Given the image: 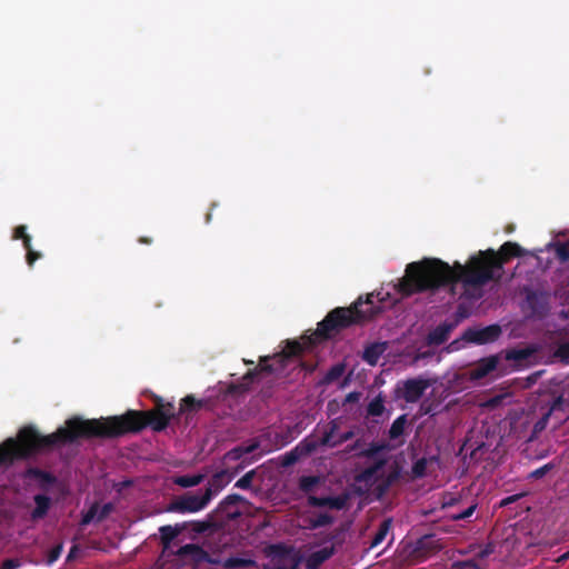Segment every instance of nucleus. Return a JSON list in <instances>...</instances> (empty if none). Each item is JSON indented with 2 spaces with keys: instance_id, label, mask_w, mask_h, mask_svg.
<instances>
[{
  "instance_id": "21",
  "label": "nucleus",
  "mask_w": 569,
  "mask_h": 569,
  "mask_svg": "<svg viewBox=\"0 0 569 569\" xmlns=\"http://www.w3.org/2000/svg\"><path fill=\"white\" fill-rule=\"evenodd\" d=\"M36 507L31 512V518L33 520L42 519L47 516L51 500L48 496L44 495H36L34 496Z\"/></svg>"
},
{
  "instance_id": "3",
  "label": "nucleus",
  "mask_w": 569,
  "mask_h": 569,
  "mask_svg": "<svg viewBox=\"0 0 569 569\" xmlns=\"http://www.w3.org/2000/svg\"><path fill=\"white\" fill-rule=\"evenodd\" d=\"M173 405L159 403L156 409L148 411L128 410L120 416L100 419H82L73 416V441L77 438H118L127 433H138L146 427L160 432L164 430L174 417Z\"/></svg>"
},
{
  "instance_id": "2",
  "label": "nucleus",
  "mask_w": 569,
  "mask_h": 569,
  "mask_svg": "<svg viewBox=\"0 0 569 569\" xmlns=\"http://www.w3.org/2000/svg\"><path fill=\"white\" fill-rule=\"evenodd\" d=\"M380 292L377 295L369 293L366 300L359 297L350 307L332 309L318 322L317 329L312 335L303 337L305 343L298 340H288L281 352L276 353L273 357L262 358L259 366L253 370H249L240 382L231 383L228 387V393L238 396L248 392L258 372L280 373L290 363L295 362L306 348L328 340L335 333L353 325H359L375 318L385 309L382 305L383 298H380Z\"/></svg>"
},
{
  "instance_id": "41",
  "label": "nucleus",
  "mask_w": 569,
  "mask_h": 569,
  "mask_svg": "<svg viewBox=\"0 0 569 569\" xmlns=\"http://www.w3.org/2000/svg\"><path fill=\"white\" fill-rule=\"evenodd\" d=\"M256 472L254 470H250L248 471L246 475H243L236 483H234V487L239 488V489H242V490H247V489H250L251 488V485H252V480H253V477H254Z\"/></svg>"
},
{
  "instance_id": "40",
  "label": "nucleus",
  "mask_w": 569,
  "mask_h": 569,
  "mask_svg": "<svg viewBox=\"0 0 569 569\" xmlns=\"http://www.w3.org/2000/svg\"><path fill=\"white\" fill-rule=\"evenodd\" d=\"M556 468V465L552 462L546 463L533 471H531L528 476L529 479H541L545 477L549 471Z\"/></svg>"
},
{
  "instance_id": "39",
  "label": "nucleus",
  "mask_w": 569,
  "mask_h": 569,
  "mask_svg": "<svg viewBox=\"0 0 569 569\" xmlns=\"http://www.w3.org/2000/svg\"><path fill=\"white\" fill-rule=\"evenodd\" d=\"M159 531L164 543H169L179 535V530L171 526H162Z\"/></svg>"
},
{
  "instance_id": "4",
  "label": "nucleus",
  "mask_w": 569,
  "mask_h": 569,
  "mask_svg": "<svg viewBox=\"0 0 569 569\" xmlns=\"http://www.w3.org/2000/svg\"><path fill=\"white\" fill-rule=\"evenodd\" d=\"M71 442V418L57 431L43 436L33 426L21 428L16 438H8L0 445V467H9L17 460H27Z\"/></svg>"
},
{
  "instance_id": "19",
  "label": "nucleus",
  "mask_w": 569,
  "mask_h": 569,
  "mask_svg": "<svg viewBox=\"0 0 569 569\" xmlns=\"http://www.w3.org/2000/svg\"><path fill=\"white\" fill-rule=\"evenodd\" d=\"M232 479V475L228 470H220L212 475L206 489H211L213 496L223 489Z\"/></svg>"
},
{
  "instance_id": "35",
  "label": "nucleus",
  "mask_w": 569,
  "mask_h": 569,
  "mask_svg": "<svg viewBox=\"0 0 569 569\" xmlns=\"http://www.w3.org/2000/svg\"><path fill=\"white\" fill-rule=\"evenodd\" d=\"M388 449V445L386 442H371L367 449L361 452V456L372 459L381 451Z\"/></svg>"
},
{
  "instance_id": "34",
  "label": "nucleus",
  "mask_w": 569,
  "mask_h": 569,
  "mask_svg": "<svg viewBox=\"0 0 569 569\" xmlns=\"http://www.w3.org/2000/svg\"><path fill=\"white\" fill-rule=\"evenodd\" d=\"M24 249L27 251L26 259L29 267H32L33 263L42 257V254L32 249L31 246V237L24 238Z\"/></svg>"
},
{
  "instance_id": "9",
  "label": "nucleus",
  "mask_w": 569,
  "mask_h": 569,
  "mask_svg": "<svg viewBox=\"0 0 569 569\" xmlns=\"http://www.w3.org/2000/svg\"><path fill=\"white\" fill-rule=\"evenodd\" d=\"M269 555L273 556L274 558H279L274 567H269L264 565L262 569H299L300 559L297 556L290 557V566L287 567L284 563H282V559L286 558L290 553V549L282 545V543H276L270 545L268 547Z\"/></svg>"
},
{
  "instance_id": "12",
  "label": "nucleus",
  "mask_w": 569,
  "mask_h": 569,
  "mask_svg": "<svg viewBox=\"0 0 569 569\" xmlns=\"http://www.w3.org/2000/svg\"><path fill=\"white\" fill-rule=\"evenodd\" d=\"M22 478L37 481L39 488L44 491L49 490L57 482V478L51 472L37 467L27 468L22 473Z\"/></svg>"
},
{
  "instance_id": "59",
  "label": "nucleus",
  "mask_w": 569,
  "mask_h": 569,
  "mask_svg": "<svg viewBox=\"0 0 569 569\" xmlns=\"http://www.w3.org/2000/svg\"><path fill=\"white\" fill-rule=\"evenodd\" d=\"M457 502V499L456 498H450V500L446 501L443 503L445 507H452L455 506V503Z\"/></svg>"
},
{
  "instance_id": "55",
  "label": "nucleus",
  "mask_w": 569,
  "mask_h": 569,
  "mask_svg": "<svg viewBox=\"0 0 569 569\" xmlns=\"http://www.w3.org/2000/svg\"><path fill=\"white\" fill-rule=\"evenodd\" d=\"M96 515V508H91L84 516H83V519H82V522L84 525L89 523L93 517Z\"/></svg>"
},
{
  "instance_id": "14",
  "label": "nucleus",
  "mask_w": 569,
  "mask_h": 569,
  "mask_svg": "<svg viewBox=\"0 0 569 569\" xmlns=\"http://www.w3.org/2000/svg\"><path fill=\"white\" fill-rule=\"evenodd\" d=\"M244 499L237 493H232L227 496L218 506L217 512L224 513V517L227 519H234L238 516H240V511L234 509L232 510L231 507H234L239 502H242Z\"/></svg>"
},
{
  "instance_id": "29",
  "label": "nucleus",
  "mask_w": 569,
  "mask_h": 569,
  "mask_svg": "<svg viewBox=\"0 0 569 569\" xmlns=\"http://www.w3.org/2000/svg\"><path fill=\"white\" fill-rule=\"evenodd\" d=\"M222 566L226 569L248 568L256 566V561L253 559L229 557L223 560Z\"/></svg>"
},
{
  "instance_id": "42",
  "label": "nucleus",
  "mask_w": 569,
  "mask_h": 569,
  "mask_svg": "<svg viewBox=\"0 0 569 569\" xmlns=\"http://www.w3.org/2000/svg\"><path fill=\"white\" fill-rule=\"evenodd\" d=\"M427 470V459L420 458L418 459L411 468L412 475L415 478H422L426 475Z\"/></svg>"
},
{
  "instance_id": "16",
  "label": "nucleus",
  "mask_w": 569,
  "mask_h": 569,
  "mask_svg": "<svg viewBox=\"0 0 569 569\" xmlns=\"http://www.w3.org/2000/svg\"><path fill=\"white\" fill-rule=\"evenodd\" d=\"M307 501L311 507H328L336 510H340L345 507V499L341 497L309 496Z\"/></svg>"
},
{
  "instance_id": "61",
  "label": "nucleus",
  "mask_w": 569,
  "mask_h": 569,
  "mask_svg": "<svg viewBox=\"0 0 569 569\" xmlns=\"http://www.w3.org/2000/svg\"><path fill=\"white\" fill-rule=\"evenodd\" d=\"M211 217H212L211 212L207 213V216H206V222L207 223L210 222Z\"/></svg>"
},
{
  "instance_id": "26",
  "label": "nucleus",
  "mask_w": 569,
  "mask_h": 569,
  "mask_svg": "<svg viewBox=\"0 0 569 569\" xmlns=\"http://www.w3.org/2000/svg\"><path fill=\"white\" fill-rule=\"evenodd\" d=\"M333 548H322L313 552L308 559V567L316 568L333 555Z\"/></svg>"
},
{
  "instance_id": "33",
  "label": "nucleus",
  "mask_w": 569,
  "mask_h": 569,
  "mask_svg": "<svg viewBox=\"0 0 569 569\" xmlns=\"http://www.w3.org/2000/svg\"><path fill=\"white\" fill-rule=\"evenodd\" d=\"M258 447L259 445L257 442L251 443L246 448L237 447L227 453V458L238 460L242 458L243 455L253 452L256 449H258Z\"/></svg>"
},
{
  "instance_id": "15",
  "label": "nucleus",
  "mask_w": 569,
  "mask_h": 569,
  "mask_svg": "<svg viewBox=\"0 0 569 569\" xmlns=\"http://www.w3.org/2000/svg\"><path fill=\"white\" fill-rule=\"evenodd\" d=\"M180 555H192L198 561H206L211 565H219L220 560L212 558L207 551H204L201 547L193 543L184 545L179 550Z\"/></svg>"
},
{
  "instance_id": "36",
  "label": "nucleus",
  "mask_w": 569,
  "mask_h": 569,
  "mask_svg": "<svg viewBox=\"0 0 569 569\" xmlns=\"http://www.w3.org/2000/svg\"><path fill=\"white\" fill-rule=\"evenodd\" d=\"M216 527V523L211 519V517H208V519L202 521H194L192 522V530L197 533H206L213 529Z\"/></svg>"
},
{
  "instance_id": "52",
  "label": "nucleus",
  "mask_w": 569,
  "mask_h": 569,
  "mask_svg": "<svg viewBox=\"0 0 569 569\" xmlns=\"http://www.w3.org/2000/svg\"><path fill=\"white\" fill-rule=\"evenodd\" d=\"M458 565H462L463 567H467V568H470V569H485V567H481L477 562V558L476 559H467V560H463V561H458Z\"/></svg>"
},
{
  "instance_id": "63",
  "label": "nucleus",
  "mask_w": 569,
  "mask_h": 569,
  "mask_svg": "<svg viewBox=\"0 0 569 569\" xmlns=\"http://www.w3.org/2000/svg\"><path fill=\"white\" fill-rule=\"evenodd\" d=\"M77 551H78V548L76 545H73V549H72V552H73V559L76 558L77 556Z\"/></svg>"
},
{
  "instance_id": "31",
  "label": "nucleus",
  "mask_w": 569,
  "mask_h": 569,
  "mask_svg": "<svg viewBox=\"0 0 569 569\" xmlns=\"http://www.w3.org/2000/svg\"><path fill=\"white\" fill-rule=\"evenodd\" d=\"M203 475H183L174 479V483L182 488H191L200 485L203 480Z\"/></svg>"
},
{
  "instance_id": "8",
  "label": "nucleus",
  "mask_w": 569,
  "mask_h": 569,
  "mask_svg": "<svg viewBox=\"0 0 569 569\" xmlns=\"http://www.w3.org/2000/svg\"><path fill=\"white\" fill-rule=\"evenodd\" d=\"M429 387V381L421 378L407 379L402 382V388H398V396L406 402H417L426 389Z\"/></svg>"
},
{
  "instance_id": "43",
  "label": "nucleus",
  "mask_w": 569,
  "mask_h": 569,
  "mask_svg": "<svg viewBox=\"0 0 569 569\" xmlns=\"http://www.w3.org/2000/svg\"><path fill=\"white\" fill-rule=\"evenodd\" d=\"M556 356L565 363H569V342L559 345L556 350Z\"/></svg>"
},
{
  "instance_id": "17",
  "label": "nucleus",
  "mask_w": 569,
  "mask_h": 569,
  "mask_svg": "<svg viewBox=\"0 0 569 569\" xmlns=\"http://www.w3.org/2000/svg\"><path fill=\"white\" fill-rule=\"evenodd\" d=\"M340 428V419H332L329 421V423L326 426L322 437L320 438L319 443L323 447L329 448H336V440L339 435H337V431Z\"/></svg>"
},
{
  "instance_id": "11",
  "label": "nucleus",
  "mask_w": 569,
  "mask_h": 569,
  "mask_svg": "<svg viewBox=\"0 0 569 569\" xmlns=\"http://www.w3.org/2000/svg\"><path fill=\"white\" fill-rule=\"evenodd\" d=\"M527 305L531 316L538 319L545 318L549 312L548 297L542 292L530 291L527 295Z\"/></svg>"
},
{
  "instance_id": "1",
  "label": "nucleus",
  "mask_w": 569,
  "mask_h": 569,
  "mask_svg": "<svg viewBox=\"0 0 569 569\" xmlns=\"http://www.w3.org/2000/svg\"><path fill=\"white\" fill-rule=\"evenodd\" d=\"M525 256V250L516 242H505L498 251L480 250L471 256L466 264L455 262L453 266L438 259L423 258L407 264L405 276L397 280L395 290L403 298L416 293L437 291L457 283H462L465 290L481 288L490 281H499L502 277L503 264L511 258Z\"/></svg>"
},
{
  "instance_id": "5",
  "label": "nucleus",
  "mask_w": 569,
  "mask_h": 569,
  "mask_svg": "<svg viewBox=\"0 0 569 569\" xmlns=\"http://www.w3.org/2000/svg\"><path fill=\"white\" fill-rule=\"evenodd\" d=\"M212 497L213 492L211 489H206L202 495L184 493L169 505L168 511L179 513L197 512L206 508Z\"/></svg>"
},
{
  "instance_id": "30",
  "label": "nucleus",
  "mask_w": 569,
  "mask_h": 569,
  "mask_svg": "<svg viewBox=\"0 0 569 569\" xmlns=\"http://www.w3.org/2000/svg\"><path fill=\"white\" fill-rule=\"evenodd\" d=\"M407 425V415L399 416L391 425L388 436L391 440H396L401 437L405 432Z\"/></svg>"
},
{
  "instance_id": "51",
  "label": "nucleus",
  "mask_w": 569,
  "mask_h": 569,
  "mask_svg": "<svg viewBox=\"0 0 569 569\" xmlns=\"http://www.w3.org/2000/svg\"><path fill=\"white\" fill-rule=\"evenodd\" d=\"M359 399H360V392H357V391L349 392L346 396V398L343 399L342 406H345L347 403H356L359 401Z\"/></svg>"
},
{
  "instance_id": "28",
  "label": "nucleus",
  "mask_w": 569,
  "mask_h": 569,
  "mask_svg": "<svg viewBox=\"0 0 569 569\" xmlns=\"http://www.w3.org/2000/svg\"><path fill=\"white\" fill-rule=\"evenodd\" d=\"M532 352L530 348L509 349L506 351L505 358L508 361L522 362L529 359Z\"/></svg>"
},
{
  "instance_id": "7",
  "label": "nucleus",
  "mask_w": 569,
  "mask_h": 569,
  "mask_svg": "<svg viewBox=\"0 0 569 569\" xmlns=\"http://www.w3.org/2000/svg\"><path fill=\"white\" fill-rule=\"evenodd\" d=\"M441 549L440 539H437L433 535H425L415 542L409 551V557L415 562H422Z\"/></svg>"
},
{
  "instance_id": "60",
  "label": "nucleus",
  "mask_w": 569,
  "mask_h": 569,
  "mask_svg": "<svg viewBox=\"0 0 569 569\" xmlns=\"http://www.w3.org/2000/svg\"><path fill=\"white\" fill-rule=\"evenodd\" d=\"M66 561L67 562H70L71 561V549L68 551L67 556H66Z\"/></svg>"
},
{
  "instance_id": "46",
  "label": "nucleus",
  "mask_w": 569,
  "mask_h": 569,
  "mask_svg": "<svg viewBox=\"0 0 569 569\" xmlns=\"http://www.w3.org/2000/svg\"><path fill=\"white\" fill-rule=\"evenodd\" d=\"M551 416L550 411H547L533 426V432L542 431L548 422L549 417Z\"/></svg>"
},
{
  "instance_id": "50",
  "label": "nucleus",
  "mask_w": 569,
  "mask_h": 569,
  "mask_svg": "<svg viewBox=\"0 0 569 569\" xmlns=\"http://www.w3.org/2000/svg\"><path fill=\"white\" fill-rule=\"evenodd\" d=\"M355 431L353 430H349V431H346L343 433H340L336 440V447L345 443L346 441L352 439L355 437Z\"/></svg>"
},
{
  "instance_id": "13",
  "label": "nucleus",
  "mask_w": 569,
  "mask_h": 569,
  "mask_svg": "<svg viewBox=\"0 0 569 569\" xmlns=\"http://www.w3.org/2000/svg\"><path fill=\"white\" fill-rule=\"evenodd\" d=\"M499 363V356L493 355L480 359L475 367L470 370L471 380H480L496 370Z\"/></svg>"
},
{
  "instance_id": "48",
  "label": "nucleus",
  "mask_w": 569,
  "mask_h": 569,
  "mask_svg": "<svg viewBox=\"0 0 569 569\" xmlns=\"http://www.w3.org/2000/svg\"><path fill=\"white\" fill-rule=\"evenodd\" d=\"M26 237H30L28 233H27V227L23 226V224H20L18 227L14 228L13 230V238L14 239H21L22 240V243L24 244V238Z\"/></svg>"
},
{
  "instance_id": "25",
  "label": "nucleus",
  "mask_w": 569,
  "mask_h": 569,
  "mask_svg": "<svg viewBox=\"0 0 569 569\" xmlns=\"http://www.w3.org/2000/svg\"><path fill=\"white\" fill-rule=\"evenodd\" d=\"M391 526H392L391 518H387V519L382 520V522L379 526L378 531L376 532V535L372 538L370 548L378 547L386 539L387 535L389 533V531L391 529Z\"/></svg>"
},
{
  "instance_id": "45",
  "label": "nucleus",
  "mask_w": 569,
  "mask_h": 569,
  "mask_svg": "<svg viewBox=\"0 0 569 569\" xmlns=\"http://www.w3.org/2000/svg\"><path fill=\"white\" fill-rule=\"evenodd\" d=\"M566 403H567V400L563 398L562 395H559L552 400L548 411H550V413H552L553 411L563 410V407Z\"/></svg>"
},
{
  "instance_id": "54",
  "label": "nucleus",
  "mask_w": 569,
  "mask_h": 569,
  "mask_svg": "<svg viewBox=\"0 0 569 569\" xmlns=\"http://www.w3.org/2000/svg\"><path fill=\"white\" fill-rule=\"evenodd\" d=\"M520 497H521V495H512V496L506 497L505 499H502V500L500 501V507H505V506H508V505H510V503H513V502H516Z\"/></svg>"
},
{
  "instance_id": "38",
  "label": "nucleus",
  "mask_w": 569,
  "mask_h": 569,
  "mask_svg": "<svg viewBox=\"0 0 569 569\" xmlns=\"http://www.w3.org/2000/svg\"><path fill=\"white\" fill-rule=\"evenodd\" d=\"M477 507H478L477 503H471L465 510L458 511V512H453L449 517L453 521L466 520V519L470 518L473 515V512L477 509Z\"/></svg>"
},
{
  "instance_id": "6",
  "label": "nucleus",
  "mask_w": 569,
  "mask_h": 569,
  "mask_svg": "<svg viewBox=\"0 0 569 569\" xmlns=\"http://www.w3.org/2000/svg\"><path fill=\"white\" fill-rule=\"evenodd\" d=\"M502 335V329L498 323L489 325L483 328H468L462 333V340L477 346L496 342Z\"/></svg>"
},
{
  "instance_id": "53",
  "label": "nucleus",
  "mask_w": 569,
  "mask_h": 569,
  "mask_svg": "<svg viewBox=\"0 0 569 569\" xmlns=\"http://www.w3.org/2000/svg\"><path fill=\"white\" fill-rule=\"evenodd\" d=\"M20 566L19 561L16 559H7L2 562L0 569H17Z\"/></svg>"
},
{
  "instance_id": "24",
  "label": "nucleus",
  "mask_w": 569,
  "mask_h": 569,
  "mask_svg": "<svg viewBox=\"0 0 569 569\" xmlns=\"http://www.w3.org/2000/svg\"><path fill=\"white\" fill-rule=\"evenodd\" d=\"M386 411L385 397L379 393L367 406L368 417H380Z\"/></svg>"
},
{
  "instance_id": "58",
  "label": "nucleus",
  "mask_w": 569,
  "mask_h": 569,
  "mask_svg": "<svg viewBox=\"0 0 569 569\" xmlns=\"http://www.w3.org/2000/svg\"><path fill=\"white\" fill-rule=\"evenodd\" d=\"M280 437H281V442H280L281 447L288 445L291 441L289 436H286V437L284 436H280Z\"/></svg>"
},
{
  "instance_id": "18",
  "label": "nucleus",
  "mask_w": 569,
  "mask_h": 569,
  "mask_svg": "<svg viewBox=\"0 0 569 569\" xmlns=\"http://www.w3.org/2000/svg\"><path fill=\"white\" fill-rule=\"evenodd\" d=\"M315 449L313 445H307L305 450H300V446H297L292 450L283 453L280 459V466L282 468H289L296 465L303 453H309Z\"/></svg>"
},
{
  "instance_id": "37",
  "label": "nucleus",
  "mask_w": 569,
  "mask_h": 569,
  "mask_svg": "<svg viewBox=\"0 0 569 569\" xmlns=\"http://www.w3.org/2000/svg\"><path fill=\"white\" fill-rule=\"evenodd\" d=\"M345 371V367L343 365H336V366H332L328 371L327 373L323 377V381L326 383H331L333 381H336L337 379H339L342 373Z\"/></svg>"
},
{
  "instance_id": "44",
  "label": "nucleus",
  "mask_w": 569,
  "mask_h": 569,
  "mask_svg": "<svg viewBox=\"0 0 569 569\" xmlns=\"http://www.w3.org/2000/svg\"><path fill=\"white\" fill-rule=\"evenodd\" d=\"M556 256L561 262L569 261V247L565 243H559L556 248Z\"/></svg>"
},
{
  "instance_id": "57",
  "label": "nucleus",
  "mask_w": 569,
  "mask_h": 569,
  "mask_svg": "<svg viewBox=\"0 0 569 569\" xmlns=\"http://www.w3.org/2000/svg\"><path fill=\"white\" fill-rule=\"evenodd\" d=\"M138 241L142 244H151L152 243V239L149 237H140Z\"/></svg>"
},
{
  "instance_id": "49",
  "label": "nucleus",
  "mask_w": 569,
  "mask_h": 569,
  "mask_svg": "<svg viewBox=\"0 0 569 569\" xmlns=\"http://www.w3.org/2000/svg\"><path fill=\"white\" fill-rule=\"evenodd\" d=\"M61 550H62V547L60 545L53 547L50 549L49 553H48V563H52L54 562L56 560H58V558L60 557L61 555Z\"/></svg>"
},
{
  "instance_id": "20",
  "label": "nucleus",
  "mask_w": 569,
  "mask_h": 569,
  "mask_svg": "<svg viewBox=\"0 0 569 569\" xmlns=\"http://www.w3.org/2000/svg\"><path fill=\"white\" fill-rule=\"evenodd\" d=\"M387 349L386 342H375L366 347L363 351V360L373 366L378 362L379 358L383 355Z\"/></svg>"
},
{
  "instance_id": "56",
  "label": "nucleus",
  "mask_w": 569,
  "mask_h": 569,
  "mask_svg": "<svg viewBox=\"0 0 569 569\" xmlns=\"http://www.w3.org/2000/svg\"><path fill=\"white\" fill-rule=\"evenodd\" d=\"M567 560H569V550L567 552H565L563 555H561L560 557H558V559L556 561L558 563H563Z\"/></svg>"
},
{
  "instance_id": "32",
  "label": "nucleus",
  "mask_w": 569,
  "mask_h": 569,
  "mask_svg": "<svg viewBox=\"0 0 569 569\" xmlns=\"http://www.w3.org/2000/svg\"><path fill=\"white\" fill-rule=\"evenodd\" d=\"M320 483L318 476H302L299 478V489L306 493L311 492Z\"/></svg>"
},
{
  "instance_id": "64",
  "label": "nucleus",
  "mask_w": 569,
  "mask_h": 569,
  "mask_svg": "<svg viewBox=\"0 0 569 569\" xmlns=\"http://www.w3.org/2000/svg\"><path fill=\"white\" fill-rule=\"evenodd\" d=\"M107 513V506L104 507V510L103 512L101 513V516L99 517V520H102V518L104 517V515Z\"/></svg>"
},
{
  "instance_id": "62",
  "label": "nucleus",
  "mask_w": 569,
  "mask_h": 569,
  "mask_svg": "<svg viewBox=\"0 0 569 569\" xmlns=\"http://www.w3.org/2000/svg\"><path fill=\"white\" fill-rule=\"evenodd\" d=\"M453 567H456V569H465L466 568L462 565H458V562H455Z\"/></svg>"
},
{
  "instance_id": "27",
  "label": "nucleus",
  "mask_w": 569,
  "mask_h": 569,
  "mask_svg": "<svg viewBox=\"0 0 569 569\" xmlns=\"http://www.w3.org/2000/svg\"><path fill=\"white\" fill-rule=\"evenodd\" d=\"M335 521V518L327 513V512H322V513H319L315 517H310L309 520H308V528L311 529V530H315V529H318V528H322V527H326V526H329L331 525L332 522Z\"/></svg>"
},
{
  "instance_id": "23",
  "label": "nucleus",
  "mask_w": 569,
  "mask_h": 569,
  "mask_svg": "<svg viewBox=\"0 0 569 569\" xmlns=\"http://www.w3.org/2000/svg\"><path fill=\"white\" fill-rule=\"evenodd\" d=\"M204 402L197 400L192 395L186 396L180 402L179 413H190L200 410Z\"/></svg>"
},
{
  "instance_id": "10",
  "label": "nucleus",
  "mask_w": 569,
  "mask_h": 569,
  "mask_svg": "<svg viewBox=\"0 0 569 569\" xmlns=\"http://www.w3.org/2000/svg\"><path fill=\"white\" fill-rule=\"evenodd\" d=\"M459 320H452V321H443L440 325H438L435 329H432L427 338V345L428 346H440L445 343L451 333V331L458 326Z\"/></svg>"
},
{
  "instance_id": "47",
  "label": "nucleus",
  "mask_w": 569,
  "mask_h": 569,
  "mask_svg": "<svg viewBox=\"0 0 569 569\" xmlns=\"http://www.w3.org/2000/svg\"><path fill=\"white\" fill-rule=\"evenodd\" d=\"M495 551V547L492 543H487L476 556L477 559H486L488 558L491 553H493Z\"/></svg>"
},
{
  "instance_id": "22",
  "label": "nucleus",
  "mask_w": 569,
  "mask_h": 569,
  "mask_svg": "<svg viewBox=\"0 0 569 569\" xmlns=\"http://www.w3.org/2000/svg\"><path fill=\"white\" fill-rule=\"evenodd\" d=\"M386 459H379L377 460L373 465L365 468L360 473L359 476L357 477V479L359 481H363V482H369V481H372L376 479L377 477V473L385 467L386 465Z\"/></svg>"
}]
</instances>
